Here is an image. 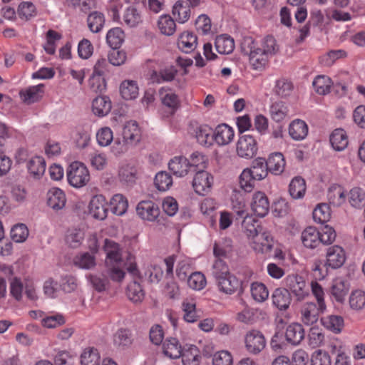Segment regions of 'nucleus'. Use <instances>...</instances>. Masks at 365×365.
<instances>
[{
	"instance_id": "49530a36",
	"label": "nucleus",
	"mask_w": 365,
	"mask_h": 365,
	"mask_svg": "<svg viewBox=\"0 0 365 365\" xmlns=\"http://www.w3.org/2000/svg\"><path fill=\"white\" fill-rule=\"evenodd\" d=\"M184 312L183 319L189 323H194L198 320L200 316L196 311V304L192 300L185 299L182 303Z\"/></svg>"
},
{
	"instance_id": "f257e3e1",
	"label": "nucleus",
	"mask_w": 365,
	"mask_h": 365,
	"mask_svg": "<svg viewBox=\"0 0 365 365\" xmlns=\"http://www.w3.org/2000/svg\"><path fill=\"white\" fill-rule=\"evenodd\" d=\"M103 250L106 253V272L111 280L118 282H121L125 276V266L130 274L133 276L139 275L135 256L128 253L126 262H125L122 257V250L118 243L106 239L105 240Z\"/></svg>"
},
{
	"instance_id": "6e6d98bb",
	"label": "nucleus",
	"mask_w": 365,
	"mask_h": 365,
	"mask_svg": "<svg viewBox=\"0 0 365 365\" xmlns=\"http://www.w3.org/2000/svg\"><path fill=\"white\" fill-rule=\"evenodd\" d=\"M158 26L160 32L166 36L173 35L176 29L175 21L168 15H163L159 18Z\"/></svg>"
},
{
	"instance_id": "5701e85b",
	"label": "nucleus",
	"mask_w": 365,
	"mask_h": 365,
	"mask_svg": "<svg viewBox=\"0 0 365 365\" xmlns=\"http://www.w3.org/2000/svg\"><path fill=\"white\" fill-rule=\"evenodd\" d=\"M272 303L279 310H287L291 304L292 297L288 291L284 288L276 289L272 295Z\"/></svg>"
},
{
	"instance_id": "20e7f679",
	"label": "nucleus",
	"mask_w": 365,
	"mask_h": 365,
	"mask_svg": "<svg viewBox=\"0 0 365 365\" xmlns=\"http://www.w3.org/2000/svg\"><path fill=\"white\" fill-rule=\"evenodd\" d=\"M66 176L68 183L76 188L86 186L91 178L87 167L78 161L73 162L69 165Z\"/></svg>"
},
{
	"instance_id": "4be33fe9",
	"label": "nucleus",
	"mask_w": 365,
	"mask_h": 365,
	"mask_svg": "<svg viewBox=\"0 0 365 365\" xmlns=\"http://www.w3.org/2000/svg\"><path fill=\"white\" fill-rule=\"evenodd\" d=\"M169 170L177 177L186 175L190 169L189 160L183 156H176L168 163Z\"/></svg>"
},
{
	"instance_id": "bb28decb",
	"label": "nucleus",
	"mask_w": 365,
	"mask_h": 365,
	"mask_svg": "<svg viewBox=\"0 0 365 365\" xmlns=\"http://www.w3.org/2000/svg\"><path fill=\"white\" fill-rule=\"evenodd\" d=\"M289 134L294 140H302L308 134V125L299 119L294 120L289 126Z\"/></svg>"
},
{
	"instance_id": "09e8293b",
	"label": "nucleus",
	"mask_w": 365,
	"mask_h": 365,
	"mask_svg": "<svg viewBox=\"0 0 365 365\" xmlns=\"http://www.w3.org/2000/svg\"><path fill=\"white\" fill-rule=\"evenodd\" d=\"M123 19L128 26L132 28L142 22V16L136 8L129 6L125 10Z\"/></svg>"
},
{
	"instance_id": "864d4df0",
	"label": "nucleus",
	"mask_w": 365,
	"mask_h": 365,
	"mask_svg": "<svg viewBox=\"0 0 365 365\" xmlns=\"http://www.w3.org/2000/svg\"><path fill=\"white\" fill-rule=\"evenodd\" d=\"M258 47L270 58L275 55L279 51V45L272 36H267L262 39V41L258 43Z\"/></svg>"
},
{
	"instance_id": "58836bf2",
	"label": "nucleus",
	"mask_w": 365,
	"mask_h": 365,
	"mask_svg": "<svg viewBox=\"0 0 365 365\" xmlns=\"http://www.w3.org/2000/svg\"><path fill=\"white\" fill-rule=\"evenodd\" d=\"M111 109V102L106 96H98L92 103V110L95 115L103 117L106 115Z\"/></svg>"
},
{
	"instance_id": "37998d69",
	"label": "nucleus",
	"mask_w": 365,
	"mask_h": 365,
	"mask_svg": "<svg viewBox=\"0 0 365 365\" xmlns=\"http://www.w3.org/2000/svg\"><path fill=\"white\" fill-rule=\"evenodd\" d=\"M110 210L116 215H123L128 209L127 199L121 194L113 195L110 202Z\"/></svg>"
},
{
	"instance_id": "8fccbe9b",
	"label": "nucleus",
	"mask_w": 365,
	"mask_h": 365,
	"mask_svg": "<svg viewBox=\"0 0 365 365\" xmlns=\"http://www.w3.org/2000/svg\"><path fill=\"white\" fill-rule=\"evenodd\" d=\"M314 220L319 224L327 222L331 218L330 207L327 203L319 204L314 210L313 213Z\"/></svg>"
},
{
	"instance_id": "79ce46f5",
	"label": "nucleus",
	"mask_w": 365,
	"mask_h": 365,
	"mask_svg": "<svg viewBox=\"0 0 365 365\" xmlns=\"http://www.w3.org/2000/svg\"><path fill=\"white\" fill-rule=\"evenodd\" d=\"M172 13L177 21L183 24L189 19L190 9L187 4H184L183 1L178 0L174 4Z\"/></svg>"
},
{
	"instance_id": "052dcab7",
	"label": "nucleus",
	"mask_w": 365,
	"mask_h": 365,
	"mask_svg": "<svg viewBox=\"0 0 365 365\" xmlns=\"http://www.w3.org/2000/svg\"><path fill=\"white\" fill-rule=\"evenodd\" d=\"M269 112L274 121L280 122L287 116L288 109L284 102L277 101L271 105Z\"/></svg>"
},
{
	"instance_id": "39448f33",
	"label": "nucleus",
	"mask_w": 365,
	"mask_h": 365,
	"mask_svg": "<svg viewBox=\"0 0 365 365\" xmlns=\"http://www.w3.org/2000/svg\"><path fill=\"white\" fill-rule=\"evenodd\" d=\"M244 344L245 348L249 354L257 355L266 347L267 341L261 331L252 329L245 334Z\"/></svg>"
},
{
	"instance_id": "e2e57ef3",
	"label": "nucleus",
	"mask_w": 365,
	"mask_h": 365,
	"mask_svg": "<svg viewBox=\"0 0 365 365\" xmlns=\"http://www.w3.org/2000/svg\"><path fill=\"white\" fill-rule=\"evenodd\" d=\"M251 294L253 299L259 302L265 301L269 297L267 287L261 282H253L251 284Z\"/></svg>"
},
{
	"instance_id": "2eb2a0df",
	"label": "nucleus",
	"mask_w": 365,
	"mask_h": 365,
	"mask_svg": "<svg viewBox=\"0 0 365 365\" xmlns=\"http://www.w3.org/2000/svg\"><path fill=\"white\" fill-rule=\"evenodd\" d=\"M113 342L118 350H125L130 348L133 342V334L128 329H119L113 334Z\"/></svg>"
},
{
	"instance_id": "f8f14e48",
	"label": "nucleus",
	"mask_w": 365,
	"mask_h": 365,
	"mask_svg": "<svg viewBox=\"0 0 365 365\" xmlns=\"http://www.w3.org/2000/svg\"><path fill=\"white\" fill-rule=\"evenodd\" d=\"M251 207L257 216L263 217L269 210V202L267 195L260 191L256 192L252 197Z\"/></svg>"
},
{
	"instance_id": "6e6552de",
	"label": "nucleus",
	"mask_w": 365,
	"mask_h": 365,
	"mask_svg": "<svg viewBox=\"0 0 365 365\" xmlns=\"http://www.w3.org/2000/svg\"><path fill=\"white\" fill-rule=\"evenodd\" d=\"M326 309L327 307H321L319 304L314 302L304 303L300 309L301 320L305 325H313L318 321L319 314Z\"/></svg>"
},
{
	"instance_id": "2f4dec72",
	"label": "nucleus",
	"mask_w": 365,
	"mask_h": 365,
	"mask_svg": "<svg viewBox=\"0 0 365 365\" xmlns=\"http://www.w3.org/2000/svg\"><path fill=\"white\" fill-rule=\"evenodd\" d=\"M250 173L252 174L254 179L262 180L268 175V169L266 164V160L263 158H257L252 161L250 168H247Z\"/></svg>"
},
{
	"instance_id": "ea45409f",
	"label": "nucleus",
	"mask_w": 365,
	"mask_h": 365,
	"mask_svg": "<svg viewBox=\"0 0 365 365\" xmlns=\"http://www.w3.org/2000/svg\"><path fill=\"white\" fill-rule=\"evenodd\" d=\"M182 361L183 365H200L201 356L200 350L195 345H190L182 351Z\"/></svg>"
},
{
	"instance_id": "a878e982",
	"label": "nucleus",
	"mask_w": 365,
	"mask_h": 365,
	"mask_svg": "<svg viewBox=\"0 0 365 365\" xmlns=\"http://www.w3.org/2000/svg\"><path fill=\"white\" fill-rule=\"evenodd\" d=\"M43 84H38L27 88L20 92V96L24 102L31 104L38 101L43 94Z\"/></svg>"
},
{
	"instance_id": "aec40b11",
	"label": "nucleus",
	"mask_w": 365,
	"mask_h": 365,
	"mask_svg": "<svg viewBox=\"0 0 365 365\" xmlns=\"http://www.w3.org/2000/svg\"><path fill=\"white\" fill-rule=\"evenodd\" d=\"M47 204L54 210H59L64 207L66 198L63 191L57 187H53L48 192Z\"/></svg>"
},
{
	"instance_id": "4c0bfd02",
	"label": "nucleus",
	"mask_w": 365,
	"mask_h": 365,
	"mask_svg": "<svg viewBox=\"0 0 365 365\" xmlns=\"http://www.w3.org/2000/svg\"><path fill=\"white\" fill-rule=\"evenodd\" d=\"M215 45L217 51L220 54L231 53L235 48L234 39L226 34L217 36Z\"/></svg>"
},
{
	"instance_id": "6ab92c4d",
	"label": "nucleus",
	"mask_w": 365,
	"mask_h": 365,
	"mask_svg": "<svg viewBox=\"0 0 365 365\" xmlns=\"http://www.w3.org/2000/svg\"><path fill=\"white\" fill-rule=\"evenodd\" d=\"M197 45V38L192 32L185 31L178 39V48L185 53L194 51Z\"/></svg>"
},
{
	"instance_id": "9b49d317",
	"label": "nucleus",
	"mask_w": 365,
	"mask_h": 365,
	"mask_svg": "<svg viewBox=\"0 0 365 365\" xmlns=\"http://www.w3.org/2000/svg\"><path fill=\"white\" fill-rule=\"evenodd\" d=\"M89 212L97 220H103L107 217L108 207L103 195H96L91 198L89 203Z\"/></svg>"
},
{
	"instance_id": "a19ab883",
	"label": "nucleus",
	"mask_w": 365,
	"mask_h": 365,
	"mask_svg": "<svg viewBox=\"0 0 365 365\" xmlns=\"http://www.w3.org/2000/svg\"><path fill=\"white\" fill-rule=\"evenodd\" d=\"M138 84L134 81H124L120 86V93L125 100H133L138 97L139 93Z\"/></svg>"
},
{
	"instance_id": "f3484780",
	"label": "nucleus",
	"mask_w": 365,
	"mask_h": 365,
	"mask_svg": "<svg viewBox=\"0 0 365 365\" xmlns=\"http://www.w3.org/2000/svg\"><path fill=\"white\" fill-rule=\"evenodd\" d=\"M220 292L226 294L235 293L241 285V282L232 274L222 277L215 282Z\"/></svg>"
},
{
	"instance_id": "603ef678",
	"label": "nucleus",
	"mask_w": 365,
	"mask_h": 365,
	"mask_svg": "<svg viewBox=\"0 0 365 365\" xmlns=\"http://www.w3.org/2000/svg\"><path fill=\"white\" fill-rule=\"evenodd\" d=\"M163 104L170 108L173 112L178 106L179 99L178 96L170 90L161 88L159 91Z\"/></svg>"
},
{
	"instance_id": "69168bd1",
	"label": "nucleus",
	"mask_w": 365,
	"mask_h": 365,
	"mask_svg": "<svg viewBox=\"0 0 365 365\" xmlns=\"http://www.w3.org/2000/svg\"><path fill=\"white\" fill-rule=\"evenodd\" d=\"M29 237V229L25 224L15 225L11 230V237L16 242H23Z\"/></svg>"
},
{
	"instance_id": "338daca9",
	"label": "nucleus",
	"mask_w": 365,
	"mask_h": 365,
	"mask_svg": "<svg viewBox=\"0 0 365 365\" xmlns=\"http://www.w3.org/2000/svg\"><path fill=\"white\" fill-rule=\"evenodd\" d=\"M207 282L205 275L200 272H195L187 278L189 287L194 290H201L206 286Z\"/></svg>"
},
{
	"instance_id": "4468645a",
	"label": "nucleus",
	"mask_w": 365,
	"mask_h": 365,
	"mask_svg": "<svg viewBox=\"0 0 365 365\" xmlns=\"http://www.w3.org/2000/svg\"><path fill=\"white\" fill-rule=\"evenodd\" d=\"M214 140L219 145H226L230 143L235 136L233 128L227 124L218 125L214 130Z\"/></svg>"
},
{
	"instance_id": "ddd939ff",
	"label": "nucleus",
	"mask_w": 365,
	"mask_h": 365,
	"mask_svg": "<svg viewBox=\"0 0 365 365\" xmlns=\"http://www.w3.org/2000/svg\"><path fill=\"white\" fill-rule=\"evenodd\" d=\"M252 247L257 253L268 254L273 247V239L269 232L259 234L252 243Z\"/></svg>"
},
{
	"instance_id": "412c9836",
	"label": "nucleus",
	"mask_w": 365,
	"mask_h": 365,
	"mask_svg": "<svg viewBox=\"0 0 365 365\" xmlns=\"http://www.w3.org/2000/svg\"><path fill=\"white\" fill-rule=\"evenodd\" d=\"M123 138L126 144H135L140 141V130L135 121L130 120L123 127L122 133Z\"/></svg>"
},
{
	"instance_id": "3c124183",
	"label": "nucleus",
	"mask_w": 365,
	"mask_h": 365,
	"mask_svg": "<svg viewBox=\"0 0 365 365\" xmlns=\"http://www.w3.org/2000/svg\"><path fill=\"white\" fill-rule=\"evenodd\" d=\"M124 40V33L118 27L110 29L106 35V42L111 48H118Z\"/></svg>"
},
{
	"instance_id": "0e129e2a",
	"label": "nucleus",
	"mask_w": 365,
	"mask_h": 365,
	"mask_svg": "<svg viewBox=\"0 0 365 365\" xmlns=\"http://www.w3.org/2000/svg\"><path fill=\"white\" fill-rule=\"evenodd\" d=\"M228 265L223 259H215L212 267V275L215 282L230 274Z\"/></svg>"
},
{
	"instance_id": "e433bc0d",
	"label": "nucleus",
	"mask_w": 365,
	"mask_h": 365,
	"mask_svg": "<svg viewBox=\"0 0 365 365\" xmlns=\"http://www.w3.org/2000/svg\"><path fill=\"white\" fill-rule=\"evenodd\" d=\"M346 194L344 187L339 185H331L327 191V199L329 204L334 206H340L346 200Z\"/></svg>"
},
{
	"instance_id": "9d476101",
	"label": "nucleus",
	"mask_w": 365,
	"mask_h": 365,
	"mask_svg": "<svg viewBox=\"0 0 365 365\" xmlns=\"http://www.w3.org/2000/svg\"><path fill=\"white\" fill-rule=\"evenodd\" d=\"M136 212L142 220L154 222L160 215V209L154 202L143 200L138 204Z\"/></svg>"
},
{
	"instance_id": "4d7b16f0",
	"label": "nucleus",
	"mask_w": 365,
	"mask_h": 365,
	"mask_svg": "<svg viewBox=\"0 0 365 365\" xmlns=\"http://www.w3.org/2000/svg\"><path fill=\"white\" fill-rule=\"evenodd\" d=\"M154 184L158 190L166 191L173 185V178L165 171L159 172L155 175Z\"/></svg>"
},
{
	"instance_id": "1a4fd4ad",
	"label": "nucleus",
	"mask_w": 365,
	"mask_h": 365,
	"mask_svg": "<svg viewBox=\"0 0 365 365\" xmlns=\"http://www.w3.org/2000/svg\"><path fill=\"white\" fill-rule=\"evenodd\" d=\"M324 266L328 269H338L345 262L346 255L344 249L338 245L329 247L327 250Z\"/></svg>"
},
{
	"instance_id": "bf43d9fd",
	"label": "nucleus",
	"mask_w": 365,
	"mask_h": 365,
	"mask_svg": "<svg viewBox=\"0 0 365 365\" xmlns=\"http://www.w3.org/2000/svg\"><path fill=\"white\" fill-rule=\"evenodd\" d=\"M127 296L133 302H141L145 293L140 283L134 281L130 282L127 287Z\"/></svg>"
},
{
	"instance_id": "7ed1b4c3",
	"label": "nucleus",
	"mask_w": 365,
	"mask_h": 365,
	"mask_svg": "<svg viewBox=\"0 0 365 365\" xmlns=\"http://www.w3.org/2000/svg\"><path fill=\"white\" fill-rule=\"evenodd\" d=\"M284 284L285 289L297 301H303L309 295V286L301 275L289 274L284 278Z\"/></svg>"
},
{
	"instance_id": "a211bd4d",
	"label": "nucleus",
	"mask_w": 365,
	"mask_h": 365,
	"mask_svg": "<svg viewBox=\"0 0 365 365\" xmlns=\"http://www.w3.org/2000/svg\"><path fill=\"white\" fill-rule=\"evenodd\" d=\"M294 88V84L289 79L282 77L275 81L272 92L279 98H287L292 94Z\"/></svg>"
},
{
	"instance_id": "72a5a7b5",
	"label": "nucleus",
	"mask_w": 365,
	"mask_h": 365,
	"mask_svg": "<svg viewBox=\"0 0 365 365\" xmlns=\"http://www.w3.org/2000/svg\"><path fill=\"white\" fill-rule=\"evenodd\" d=\"M306 190V182L300 176L294 177L289 185V195L294 200L303 198L305 195Z\"/></svg>"
},
{
	"instance_id": "a18cd8bd",
	"label": "nucleus",
	"mask_w": 365,
	"mask_h": 365,
	"mask_svg": "<svg viewBox=\"0 0 365 365\" xmlns=\"http://www.w3.org/2000/svg\"><path fill=\"white\" fill-rule=\"evenodd\" d=\"M88 26L93 33L100 32L105 24V16L99 11L91 12L87 17Z\"/></svg>"
},
{
	"instance_id": "c85d7f7f",
	"label": "nucleus",
	"mask_w": 365,
	"mask_h": 365,
	"mask_svg": "<svg viewBox=\"0 0 365 365\" xmlns=\"http://www.w3.org/2000/svg\"><path fill=\"white\" fill-rule=\"evenodd\" d=\"M81 365H101V358L98 349L93 346L86 347L80 356Z\"/></svg>"
},
{
	"instance_id": "13d9d810",
	"label": "nucleus",
	"mask_w": 365,
	"mask_h": 365,
	"mask_svg": "<svg viewBox=\"0 0 365 365\" xmlns=\"http://www.w3.org/2000/svg\"><path fill=\"white\" fill-rule=\"evenodd\" d=\"M256 181L257 180L254 179L250 173L248 168L244 169L239 176L240 187L246 192H250L254 190Z\"/></svg>"
},
{
	"instance_id": "f704fd0d",
	"label": "nucleus",
	"mask_w": 365,
	"mask_h": 365,
	"mask_svg": "<svg viewBox=\"0 0 365 365\" xmlns=\"http://www.w3.org/2000/svg\"><path fill=\"white\" fill-rule=\"evenodd\" d=\"M242 227L247 236L252 239L257 236L261 230L259 222L252 215H247L244 217Z\"/></svg>"
},
{
	"instance_id": "dca6fc26",
	"label": "nucleus",
	"mask_w": 365,
	"mask_h": 365,
	"mask_svg": "<svg viewBox=\"0 0 365 365\" xmlns=\"http://www.w3.org/2000/svg\"><path fill=\"white\" fill-rule=\"evenodd\" d=\"M266 164L269 173L274 175H279L284 170L286 161L282 153L276 152L269 155Z\"/></svg>"
},
{
	"instance_id": "cd10ccee",
	"label": "nucleus",
	"mask_w": 365,
	"mask_h": 365,
	"mask_svg": "<svg viewBox=\"0 0 365 365\" xmlns=\"http://www.w3.org/2000/svg\"><path fill=\"white\" fill-rule=\"evenodd\" d=\"M182 349L175 338H168L163 343V354L170 359H178L182 355Z\"/></svg>"
},
{
	"instance_id": "680f3d73",
	"label": "nucleus",
	"mask_w": 365,
	"mask_h": 365,
	"mask_svg": "<svg viewBox=\"0 0 365 365\" xmlns=\"http://www.w3.org/2000/svg\"><path fill=\"white\" fill-rule=\"evenodd\" d=\"M74 264L81 269H89L95 267L96 258L91 254L84 252L75 257Z\"/></svg>"
},
{
	"instance_id": "393cba45",
	"label": "nucleus",
	"mask_w": 365,
	"mask_h": 365,
	"mask_svg": "<svg viewBox=\"0 0 365 365\" xmlns=\"http://www.w3.org/2000/svg\"><path fill=\"white\" fill-rule=\"evenodd\" d=\"M321 322L325 329L334 334L341 333L344 326L343 317L334 314L322 317Z\"/></svg>"
},
{
	"instance_id": "c9c22d12",
	"label": "nucleus",
	"mask_w": 365,
	"mask_h": 365,
	"mask_svg": "<svg viewBox=\"0 0 365 365\" xmlns=\"http://www.w3.org/2000/svg\"><path fill=\"white\" fill-rule=\"evenodd\" d=\"M27 168L31 175L35 178H40L45 173L46 162L43 158L34 156L29 160Z\"/></svg>"
},
{
	"instance_id": "423d86ee",
	"label": "nucleus",
	"mask_w": 365,
	"mask_h": 365,
	"mask_svg": "<svg viewBox=\"0 0 365 365\" xmlns=\"http://www.w3.org/2000/svg\"><path fill=\"white\" fill-rule=\"evenodd\" d=\"M258 150L255 138L251 134H240L236 150L239 157L251 159L255 156Z\"/></svg>"
},
{
	"instance_id": "774afa93",
	"label": "nucleus",
	"mask_w": 365,
	"mask_h": 365,
	"mask_svg": "<svg viewBox=\"0 0 365 365\" xmlns=\"http://www.w3.org/2000/svg\"><path fill=\"white\" fill-rule=\"evenodd\" d=\"M350 307L355 310H360L365 307V292L355 290L351 292L349 297Z\"/></svg>"
},
{
	"instance_id": "0eeeda50",
	"label": "nucleus",
	"mask_w": 365,
	"mask_h": 365,
	"mask_svg": "<svg viewBox=\"0 0 365 365\" xmlns=\"http://www.w3.org/2000/svg\"><path fill=\"white\" fill-rule=\"evenodd\" d=\"M213 182V176L210 173L203 170H199L196 171L194 175L192 187L196 193L205 195L210 192Z\"/></svg>"
},
{
	"instance_id": "7c9ffc66",
	"label": "nucleus",
	"mask_w": 365,
	"mask_h": 365,
	"mask_svg": "<svg viewBox=\"0 0 365 365\" xmlns=\"http://www.w3.org/2000/svg\"><path fill=\"white\" fill-rule=\"evenodd\" d=\"M332 148L336 151L344 150L348 145V136L346 131L341 128L335 129L329 138Z\"/></svg>"
},
{
	"instance_id": "c756f323",
	"label": "nucleus",
	"mask_w": 365,
	"mask_h": 365,
	"mask_svg": "<svg viewBox=\"0 0 365 365\" xmlns=\"http://www.w3.org/2000/svg\"><path fill=\"white\" fill-rule=\"evenodd\" d=\"M302 241L304 247L314 249L320 244V233L315 227H309L302 232Z\"/></svg>"
},
{
	"instance_id": "5fc2aeb1",
	"label": "nucleus",
	"mask_w": 365,
	"mask_h": 365,
	"mask_svg": "<svg viewBox=\"0 0 365 365\" xmlns=\"http://www.w3.org/2000/svg\"><path fill=\"white\" fill-rule=\"evenodd\" d=\"M347 196L352 207L361 208L365 200V191L359 187H354L349 190Z\"/></svg>"
},
{
	"instance_id": "c03bdc74",
	"label": "nucleus",
	"mask_w": 365,
	"mask_h": 365,
	"mask_svg": "<svg viewBox=\"0 0 365 365\" xmlns=\"http://www.w3.org/2000/svg\"><path fill=\"white\" fill-rule=\"evenodd\" d=\"M331 79L324 75L317 76L312 83L315 92L319 95H327L330 92Z\"/></svg>"
},
{
	"instance_id": "de8ad7c7",
	"label": "nucleus",
	"mask_w": 365,
	"mask_h": 365,
	"mask_svg": "<svg viewBox=\"0 0 365 365\" xmlns=\"http://www.w3.org/2000/svg\"><path fill=\"white\" fill-rule=\"evenodd\" d=\"M348 291L349 287L344 280L340 278L334 280L331 288V293L336 301L342 302L344 300Z\"/></svg>"
},
{
	"instance_id": "f03ea898",
	"label": "nucleus",
	"mask_w": 365,
	"mask_h": 365,
	"mask_svg": "<svg viewBox=\"0 0 365 365\" xmlns=\"http://www.w3.org/2000/svg\"><path fill=\"white\" fill-rule=\"evenodd\" d=\"M240 48L242 53L249 56V62L252 69L262 71L268 64L270 57L258 47V42L252 37H244Z\"/></svg>"
},
{
	"instance_id": "473e14b6",
	"label": "nucleus",
	"mask_w": 365,
	"mask_h": 365,
	"mask_svg": "<svg viewBox=\"0 0 365 365\" xmlns=\"http://www.w3.org/2000/svg\"><path fill=\"white\" fill-rule=\"evenodd\" d=\"M214 130L207 125H200L195 130L197 141L202 145L210 146L214 141Z\"/></svg>"
},
{
	"instance_id": "b1692460",
	"label": "nucleus",
	"mask_w": 365,
	"mask_h": 365,
	"mask_svg": "<svg viewBox=\"0 0 365 365\" xmlns=\"http://www.w3.org/2000/svg\"><path fill=\"white\" fill-rule=\"evenodd\" d=\"M285 337L287 342L292 345H298L304 338V330L299 323L289 324L285 332Z\"/></svg>"
}]
</instances>
